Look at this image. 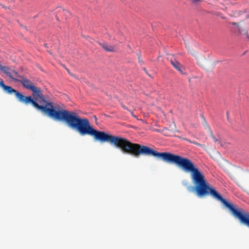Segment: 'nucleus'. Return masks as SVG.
Segmentation results:
<instances>
[{"label": "nucleus", "instance_id": "9d476101", "mask_svg": "<svg viewBox=\"0 0 249 249\" xmlns=\"http://www.w3.org/2000/svg\"><path fill=\"white\" fill-rule=\"evenodd\" d=\"M231 24L233 25H237V26H238V24L236 22H232L231 23Z\"/></svg>", "mask_w": 249, "mask_h": 249}, {"label": "nucleus", "instance_id": "423d86ee", "mask_svg": "<svg viewBox=\"0 0 249 249\" xmlns=\"http://www.w3.org/2000/svg\"><path fill=\"white\" fill-rule=\"evenodd\" d=\"M204 119V126H205V127L206 129L208 130L209 133H210V136H211L212 138L213 139V141L215 142H217L218 143H219V144H220L221 145H222L221 144V140L219 139H217L216 138L214 135H213V132L211 130V129H210V127H209V126L208 125V124H207V123H206L205 120L204 118H203Z\"/></svg>", "mask_w": 249, "mask_h": 249}, {"label": "nucleus", "instance_id": "ddd939ff", "mask_svg": "<svg viewBox=\"0 0 249 249\" xmlns=\"http://www.w3.org/2000/svg\"><path fill=\"white\" fill-rule=\"evenodd\" d=\"M123 108H124V109H126L127 108L125 107V106H123Z\"/></svg>", "mask_w": 249, "mask_h": 249}, {"label": "nucleus", "instance_id": "39448f33", "mask_svg": "<svg viewBox=\"0 0 249 249\" xmlns=\"http://www.w3.org/2000/svg\"><path fill=\"white\" fill-rule=\"evenodd\" d=\"M0 70L5 73L8 77L13 79L14 81H18V79L15 78L12 75L10 71L11 69L9 67L2 66L0 64Z\"/></svg>", "mask_w": 249, "mask_h": 249}, {"label": "nucleus", "instance_id": "20e7f679", "mask_svg": "<svg viewBox=\"0 0 249 249\" xmlns=\"http://www.w3.org/2000/svg\"><path fill=\"white\" fill-rule=\"evenodd\" d=\"M97 43L107 52H112L116 51V47L115 45H109L105 42L101 43L98 41Z\"/></svg>", "mask_w": 249, "mask_h": 249}, {"label": "nucleus", "instance_id": "4468645a", "mask_svg": "<svg viewBox=\"0 0 249 249\" xmlns=\"http://www.w3.org/2000/svg\"><path fill=\"white\" fill-rule=\"evenodd\" d=\"M68 72L70 74V71L68 70H67Z\"/></svg>", "mask_w": 249, "mask_h": 249}, {"label": "nucleus", "instance_id": "9b49d317", "mask_svg": "<svg viewBox=\"0 0 249 249\" xmlns=\"http://www.w3.org/2000/svg\"><path fill=\"white\" fill-rule=\"evenodd\" d=\"M131 113L132 115L134 117H135H135H136V116L135 115H134L133 114V113L132 112H131Z\"/></svg>", "mask_w": 249, "mask_h": 249}, {"label": "nucleus", "instance_id": "f257e3e1", "mask_svg": "<svg viewBox=\"0 0 249 249\" xmlns=\"http://www.w3.org/2000/svg\"><path fill=\"white\" fill-rule=\"evenodd\" d=\"M0 87L7 93L15 94L20 103L26 105L31 104L37 110L50 118L55 120L64 121L68 126L76 130L81 136H92L95 141L102 143L109 142L111 144L120 149L123 153L134 156V143L124 137L108 134L94 129L88 119L81 118L75 112L59 109L53 106V103L45 99L40 88L34 86L31 90L33 92L32 97L24 96L12 87L5 85L2 79L0 81Z\"/></svg>", "mask_w": 249, "mask_h": 249}, {"label": "nucleus", "instance_id": "0eeeda50", "mask_svg": "<svg viewBox=\"0 0 249 249\" xmlns=\"http://www.w3.org/2000/svg\"><path fill=\"white\" fill-rule=\"evenodd\" d=\"M171 65L180 73H183L182 71L180 68V64L175 59H171L170 60Z\"/></svg>", "mask_w": 249, "mask_h": 249}, {"label": "nucleus", "instance_id": "6e6552de", "mask_svg": "<svg viewBox=\"0 0 249 249\" xmlns=\"http://www.w3.org/2000/svg\"><path fill=\"white\" fill-rule=\"evenodd\" d=\"M184 140L185 141H187V142H190V143H194V144H196V145H198V146L203 148L204 149H206V146L204 144H200V143H198V142H196L195 141H191V140H189L188 139H184Z\"/></svg>", "mask_w": 249, "mask_h": 249}, {"label": "nucleus", "instance_id": "7ed1b4c3", "mask_svg": "<svg viewBox=\"0 0 249 249\" xmlns=\"http://www.w3.org/2000/svg\"><path fill=\"white\" fill-rule=\"evenodd\" d=\"M237 218L240 221L249 227V214L248 213H242L237 210Z\"/></svg>", "mask_w": 249, "mask_h": 249}, {"label": "nucleus", "instance_id": "f8f14e48", "mask_svg": "<svg viewBox=\"0 0 249 249\" xmlns=\"http://www.w3.org/2000/svg\"><path fill=\"white\" fill-rule=\"evenodd\" d=\"M143 69L144 71H145L146 72V73H147L146 69L145 68H143Z\"/></svg>", "mask_w": 249, "mask_h": 249}, {"label": "nucleus", "instance_id": "f03ea898", "mask_svg": "<svg viewBox=\"0 0 249 249\" xmlns=\"http://www.w3.org/2000/svg\"><path fill=\"white\" fill-rule=\"evenodd\" d=\"M12 72L14 73V75L16 76L21 78L20 79H18V81L20 82L25 89L31 90L35 86L34 84L31 81L19 75L17 71L13 70Z\"/></svg>", "mask_w": 249, "mask_h": 249}, {"label": "nucleus", "instance_id": "1a4fd4ad", "mask_svg": "<svg viewBox=\"0 0 249 249\" xmlns=\"http://www.w3.org/2000/svg\"><path fill=\"white\" fill-rule=\"evenodd\" d=\"M193 3H196L198 2L202 1V0H190Z\"/></svg>", "mask_w": 249, "mask_h": 249}]
</instances>
